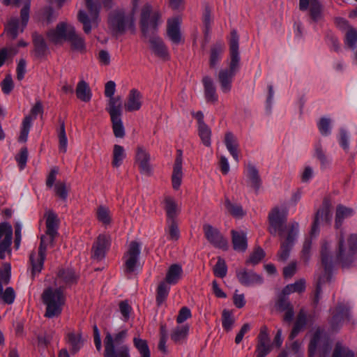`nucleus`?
<instances>
[{"label":"nucleus","mask_w":357,"mask_h":357,"mask_svg":"<svg viewBox=\"0 0 357 357\" xmlns=\"http://www.w3.org/2000/svg\"><path fill=\"white\" fill-rule=\"evenodd\" d=\"M59 222L57 215L53 211H49L46 213L45 235L41 237L38 253L32 252L29 257L33 277L43 269L47 246L53 244L54 238L58 234Z\"/></svg>","instance_id":"1"},{"label":"nucleus","mask_w":357,"mask_h":357,"mask_svg":"<svg viewBox=\"0 0 357 357\" xmlns=\"http://www.w3.org/2000/svg\"><path fill=\"white\" fill-rule=\"evenodd\" d=\"M289 208L286 206L273 207L268 214V231L280 239L290 238V226L288 224Z\"/></svg>","instance_id":"2"},{"label":"nucleus","mask_w":357,"mask_h":357,"mask_svg":"<svg viewBox=\"0 0 357 357\" xmlns=\"http://www.w3.org/2000/svg\"><path fill=\"white\" fill-rule=\"evenodd\" d=\"M47 36L54 44L61 43L63 40L70 41L72 47L77 51H84L86 47L84 39L76 33L75 27L65 22H61L54 29L50 30Z\"/></svg>","instance_id":"3"},{"label":"nucleus","mask_w":357,"mask_h":357,"mask_svg":"<svg viewBox=\"0 0 357 357\" xmlns=\"http://www.w3.org/2000/svg\"><path fill=\"white\" fill-rule=\"evenodd\" d=\"M357 254V234H351L346 239L341 229L338 236L336 259L342 268H349L355 260Z\"/></svg>","instance_id":"4"},{"label":"nucleus","mask_w":357,"mask_h":357,"mask_svg":"<svg viewBox=\"0 0 357 357\" xmlns=\"http://www.w3.org/2000/svg\"><path fill=\"white\" fill-rule=\"evenodd\" d=\"M136 9L128 13L123 10H117L109 15V28L112 34L118 37L130 30L135 32V17L134 14Z\"/></svg>","instance_id":"5"},{"label":"nucleus","mask_w":357,"mask_h":357,"mask_svg":"<svg viewBox=\"0 0 357 357\" xmlns=\"http://www.w3.org/2000/svg\"><path fill=\"white\" fill-rule=\"evenodd\" d=\"M43 303L46 305L45 316L48 318L59 317L62 312V307L66 298L61 288L49 287L42 294Z\"/></svg>","instance_id":"6"},{"label":"nucleus","mask_w":357,"mask_h":357,"mask_svg":"<svg viewBox=\"0 0 357 357\" xmlns=\"http://www.w3.org/2000/svg\"><path fill=\"white\" fill-rule=\"evenodd\" d=\"M161 22V14L159 10H153L149 3L144 4L140 13V26L143 34L147 36L154 33Z\"/></svg>","instance_id":"7"},{"label":"nucleus","mask_w":357,"mask_h":357,"mask_svg":"<svg viewBox=\"0 0 357 357\" xmlns=\"http://www.w3.org/2000/svg\"><path fill=\"white\" fill-rule=\"evenodd\" d=\"M331 244L324 241L321 245V264L324 267V273L320 276H319L317 289H316V296L314 298V303H317L319 302V295L321 291V285L326 282L331 280L332 270H333V261H332V255L330 252Z\"/></svg>","instance_id":"8"},{"label":"nucleus","mask_w":357,"mask_h":357,"mask_svg":"<svg viewBox=\"0 0 357 357\" xmlns=\"http://www.w3.org/2000/svg\"><path fill=\"white\" fill-rule=\"evenodd\" d=\"M31 0H26L20 11V22L17 17H11L5 26V32L12 39H15L22 33L29 20Z\"/></svg>","instance_id":"9"},{"label":"nucleus","mask_w":357,"mask_h":357,"mask_svg":"<svg viewBox=\"0 0 357 357\" xmlns=\"http://www.w3.org/2000/svg\"><path fill=\"white\" fill-rule=\"evenodd\" d=\"M85 2L89 13L80 10L78 20L83 24L84 31L89 33L92 28L98 24L100 6L94 3L93 0H85Z\"/></svg>","instance_id":"10"},{"label":"nucleus","mask_w":357,"mask_h":357,"mask_svg":"<svg viewBox=\"0 0 357 357\" xmlns=\"http://www.w3.org/2000/svg\"><path fill=\"white\" fill-rule=\"evenodd\" d=\"M106 110L109 114L114 135L117 138H123L126 135L122 121V107H120L119 100H112L111 107Z\"/></svg>","instance_id":"11"},{"label":"nucleus","mask_w":357,"mask_h":357,"mask_svg":"<svg viewBox=\"0 0 357 357\" xmlns=\"http://www.w3.org/2000/svg\"><path fill=\"white\" fill-rule=\"evenodd\" d=\"M140 253L141 245L137 241L130 242L123 256L124 266L127 273H132L136 270L139 264Z\"/></svg>","instance_id":"12"},{"label":"nucleus","mask_w":357,"mask_h":357,"mask_svg":"<svg viewBox=\"0 0 357 357\" xmlns=\"http://www.w3.org/2000/svg\"><path fill=\"white\" fill-rule=\"evenodd\" d=\"M290 285H286L282 290L278 291L276 296L275 307L280 312L286 311L284 321L290 323Z\"/></svg>","instance_id":"13"},{"label":"nucleus","mask_w":357,"mask_h":357,"mask_svg":"<svg viewBox=\"0 0 357 357\" xmlns=\"http://www.w3.org/2000/svg\"><path fill=\"white\" fill-rule=\"evenodd\" d=\"M331 202L328 199H324L321 206L317 211L312 226V235H317L319 233V225L321 222L328 223L331 220L332 214L331 211Z\"/></svg>","instance_id":"14"},{"label":"nucleus","mask_w":357,"mask_h":357,"mask_svg":"<svg viewBox=\"0 0 357 357\" xmlns=\"http://www.w3.org/2000/svg\"><path fill=\"white\" fill-rule=\"evenodd\" d=\"M273 344L271 342L268 329L266 326H263L260 328L257 337V344L255 350L256 357H265L272 350Z\"/></svg>","instance_id":"15"},{"label":"nucleus","mask_w":357,"mask_h":357,"mask_svg":"<svg viewBox=\"0 0 357 357\" xmlns=\"http://www.w3.org/2000/svg\"><path fill=\"white\" fill-rule=\"evenodd\" d=\"M337 26L342 31H345L344 43L351 50H354L357 44V29L351 26L348 21L343 18H337Z\"/></svg>","instance_id":"16"},{"label":"nucleus","mask_w":357,"mask_h":357,"mask_svg":"<svg viewBox=\"0 0 357 357\" xmlns=\"http://www.w3.org/2000/svg\"><path fill=\"white\" fill-rule=\"evenodd\" d=\"M238 41L239 37L237 34V31L236 30H232L229 40L231 61L229 63V69L228 70L234 74L236 73L239 67L240 56L238 52Z\"/></svg>","instance_id":"17"},{"label":"nucleus","mask_w":357,"mask_h":357,"mask_svg":"<svg viewBox=\"0 0 357 357\" xmlns=\"http://www.w3.org/2000/svg\"><path fill=\"white\" fill-rule=\"evenodd\" d=\"M331 348L329 344L326 340L325 335L323 331L317 330L314 333L309 344V356H313L317 351L322 350L324 353H327Z\"/></svg>","instance_id":"18"},{"label":"nucleus","mask_w":357,"mask_h":357,"mask_svg":"<svg viewBox=\"0 0 357 357\" xmlns=\"http://www.w3.org/2000/svg\"><path fill=\"white\" fill-rule=\"evenodd\" d=\"M43 112L42 103L40 101L36 102L31 110V115L26 116L22 121L21 132L19 137L20 141L24 142L27 140L32 120L36 119L38 114H42Z\"/></svg>","instance_id":"19"},{"label":"nucleus","mask_w":357,"mask_h":357,"mask_svg":"<svg viewBox=\"0 0 357 357\" xmlns=\"http://www.w3.org/2000/svg\"><path fill=\"white\" fill-rule=\"evenodd\" d=\"M203 229L206 238L215 247L227 250V241L222 236L218 229L214 228L211 225H204Z\"/></svg>","instance_id":"20"},{"label":"nucleus","mask_w":357,"mask_h":357,"mask_svg":"<svg viewBox=\"0 0 357 357\" xmlns=\"http://www.w3.org/2000/svg\"><path fill=\"white\" fill-rule=\"evenodd\" d=\"M110 243L111 238L109 236L105 234L99 235L93 245V257L97 260L103 259L110 246Z\"/></svg>","instance_id":"21"},{"label":"nucleus","mask_w":357,"mask_h":357,"mask_svg":"<svg viewBox=\"0 0 357 357\" xmlns=\"http://www.w3.org/2000/svg\"><path fill=\"white\" fill-rule=\"evenodd\" d=\"M150 159L149 153L143 147H137L135 160L141 174L147 176L151 175L152 168L150 165Z\"/></svg>","instance_id":"22"},{"label":"nucleus","mask_w":357,"mask_h":357,"mask_svg":"<svg viewBox=\"0 0 357 357\" xmlns=\"http://www.w3.org/2000/svg\"><path fill=\"white\" fill-rule=\"evenodd\" d=\"M236 276L240 283L245 286L261 284L264 282L262 276L254 271L242 270L236 272Z\"/></svg>","instance_id":"23"},{"label":"nucleus","mask_w":357,"mask_h":357,"mask_svg":"<svg viewBox=\"0 0 357 357\" xmlns=\"http://www.w3.org/2000/svg\"><path fill=\"white\" fill-rule=\"evenodd\" d=\"M180 26L181 20L178 17H174L167 20V35L174 44H179L182 40Z\"/></svg>","instance_id":"24"},{"label":"nucleus","mask_w":357,"mask_h":357,"mask_svg":"<svg viewBox=\"0 0 357 357\" xmlns=\"http://www.w3.org/2000/svg\"><path fill=\"white\" fill-rule=\"evenodd\" d=\"M182 162L183 152L181 149H178L176 151V157L175 159L172 176V186L175 190L178 189L181 184L183 178Z\"/></svg>","instance_id":"25"},{"label":"nucleus","mask_w":357,"mask_h":357,"mask_svg":"<svg viewBox=\"0 0 357 357\" xmlns=\"http://www.w3.org/2000/svg\"><path fill=\"white\" fill-rule=\"evenodd\" d=\"M149 43L151 51L157 56L163 60H168L169 59L167 48L161 38L153 36L150 38Z\"/></svg>","instance_id":"26"},{"label":"nucleus","mask_w":357,"mask_h":357,"mask_svg":"<svg viewBox=\"0 0 357 357\" xmlns=\"http://www.w3.org/2000/svg\"><path fill=\"white\" fill-rule=\"evenodd\" d=\"M142 93L136 89L130 91L124 107L126 111H138L142 107Z\"/></svg>","instance_id":"27"},{"label":"nucleus","mask_w":357,"mask_h":357,"mask_svg":"<svg viewBox=\"0 0 357 357\" xmlns=\"http://www.w3.org/2000/svg\"><path fill=\"white\" fill-rule=\"evenodd\" d=\"M127 335L128 331L126 329L121 330L113 335L109 332L107 333L104 340L105 347H107L108 345L112 346V347H118L121 345H126L124 344V340H126Z\"/></svg>","instance_id":"28"},{"label":"nucleus","mask_w":357,"mask_h":357,"mask_svg":"<svg viewBox=\"0 0 357 357\" xmlns=\"http://www.w3.org/2000/svg\"><path fill=\"white\" fill-rule=\"evenodd\" d=\"M183 275V268L180 264H172L167 269L165 281L169 285H174L178 282Z\"/></svg>","instance_id":"29"},{"label":"nucleus","mask_w":357,"mask_h":357,"mask_svg":"<svg viewBox=\"0 0 357 357\" xmlns=\"http://www.w3.org/2000/svg\"><path fill=\"white\" fill-rule=\"evenodd\" d=\"M234 249L238 252H245L248 248L246 233L243 231H231Z\"/></svg>","instance_id":"30"},{"label":"nucleus","mask_w":357,"mask_h":357,"mask_svg":"<svg viewBox=\"0 0 357 357\" xmlns=\"http://www.w3.org/2000/svg\"><path fill=\"white\" fill-rule=\"evenodd\" d=\"M355 213L352 208L347 207L344 205L339 204L336 207L335 227L340 228L344 220L347 218L352 217Z\"/></svg>","instance_id":"31"},{"label":"nucleus","mask_w":357,"mask_h":357,"mask_svg":"<svg viewBox=\"0 0 357 357\" xmlns=\"http://www.w3.org/2000/svg\"><path fill=\"white\" fill-rule=\"evenodd\" d=\"M204 96L207 102L215 103L218 101V95L213 82L208 76H205L202 79Z\"/></svg>","instance_id":"32"},{"label":"nucleus","mask_w":357,"mask_h":357,"mask_svg":"<svg viewBox=\"0 0 357 357\" xmlns=\"http://www.w3.org/2000/svg\"><path fill=\"white\" fill-rule=\"evenodd\" d=\"M235 75L228 69H222L218 73V80L220 83L221 90L223 93H229L231 89L233 77Z\"/></svg>","instance_id":"33"},{"label":"nucleus","mask_w":357,"mask_h":357,"mask_svg":"<svg viewBox=\"0 0 357 357\" xmlns=\"http://www.w3.org/2000/svg\"><path fill=\"white\" fill-rule=\"evenodd\" d=\"M280 247L277 253V260L281 264H286L290 257V238L280 239Z\"/></svg>","instance_id":"34"},{"label":"nucleus","mask_w":357,"mask_h":357,"mask_svg":"<svg viewBox=\"0 0 357 357\" xmlns=\"http://www.w3.org/2000/svg\"><path fill=\"white\" fill-rule=\"evenodd\" d=\"M245 174L250 187L256 191L258 190L261 186V181L257 168L252 165H248Z\"/></svg>","instance_id":"35"},{"label":"nucleus","mask_w":357,"mask_h":357,"mask_svg":"<svg viewBox=\"0 0 357 357\" xmlns=\"http://www.w3.org/2000/svg\"><path fill=\"white\" fill-rule=\"evenodd\" d=\"M105 357H130L129 349L127 345H121L118 347H112L108 345L105 347Z\"/></svg>","instance_id":"36"},{"label":"nucleus","mask_w":357,"mask_h":357,"mask_svg":"<svg viewBox=\"0 0 357 357\" xmlns=\"http://www.w3.org/2000/svg\"><path fill=\"white\" fill-rule=\"evenodd\" d=\"M76 95L77 98L83 102H88L91 100L92 93L89 84L84 80H81L77 83Z\"/></svg>","instance_id":"37"},{"label":"nucleus","mask_w":357,"mask_h":357,"mask_svg":"<svg viewBox=\"0 0 357 357\" xmlns=\"http://www.w3.org/2000/svg\"><path fill=\"white\" fill-rule=\"evenodd\" d=\"M336 313L333 314L330 324L333 330H337L341 325L344 318H349V312L348 309L340 305L336 309Z\"/></svg>","instance_id":"38"},{"label":"nucleus","mask_w":357,"mask_h":357,"mask_svg":"<svg viewBox=\"0 0 357 357\" xmlns=\"http://www.w3.org/2000/svg\"><path fill=\"white\" fill-rule=\"evenodd\" d=\"M225 50L222 43H217L211 47L209 64L211 68H215L221 59Z\"/></svg>","instance_id":"39"},{"label":"nucleus","mask_w":357,"mask_h":357,"mask_svg":"<svg viewBox=\"0 0 357 357\" xmlns=\"http://www.w3.org/2000/svg\"><path fill=\"white\" fill-rule=\"evenodd\" d=\"M164 204L167 220H176L178 210L175 200L171 197H165Z\"/></svg>","instance_id":"40"},{"label":"nucleus","mask_w":357,"mask_h":357,"mask_svg":"<svg viewBox=\"0 0 357 357\" xmlns=\"http://www.w3.org/2000/svg\"><path fill=\"white\" fill-rule=\"evenodd\" d=\"M225 144L234 159L238 162V144L234 135L229 132L225 134Z\"/></svg>","instance_id":"41"},{"label":"nucleus","mask_w":357,"mask_h":357,"mask_svg":"<svg viewBox=\"0 0 357 357\" xmlns=\"http://www.w3.org/2000/svg\"><path fill=\"white\" fill-rule=\"evenodd\" d=\"M32 37L36 56L42 57L45 56L47 52V46L43 38L36 33H34Z\"/></svg>","instance_id":"42"},{"label":"nucleus","mask_w":357,"mask_h":357,"mask_svg":"<svg viewBox=\"0 0 357 357\" xmlns=\"http://www.w3.org/2000/svg\"><path fill=\"white\" fill-rule=\"evenodd\" d=\"M189 326L187 324L176 326L171 333V339L176 343H181L184 341L188 334Z\"/></svg>","instance_id":"43"},{"label":"nucleus","mask_w":357,"mask_h":357,"mask_svg":"<svg viewBox=\"0 0 357 357\" xmlns=\"http://www.w3.org/2000/svg\"><path fill=\"white\" fill-rule=\"evenodd\" d=\"M307 324V314L304 310H301L298 314L297 319L291 330V338L297 335L301 331L305 328Z\"/></svg>","instance_id":"44"},{"label":"nucleus","mask_w":357,"mask_h":357,"mask_svg":"<svg viewBox=\"0 0 357 357\" xmlns=\"http://www.w3.org/2000/svg\"><path fill=\"white\" fill-rule=\"evenodd\" d=\"M13 228L7 222L0 224V243H12Z\"/></svg>","instance_id":"45"},{"label":"nucleus","mask_w":357,"mask_h":357,"mask_svg":"<svg viewBox=\"0 0 357 357\" xmlns=\"http://www.w3.org/2000/svg\"><path fill=\"white\" fill-rule=\"evenodd\" d=\"M15 298V293L12 287H7L3 290L1 282H0V303L12 304Z\"/></svg>","instance_id":"46"},{"label":"nucleus","mask_w":357,"mask_h":357,"mask_svg":"<svg viewBox=\"0 0 357 357\" xmlns=\"http://www.w3.org/2000/svg\"><path fill=\"white\" fill-rule=\"evenodd\" d=\"M116 91V84L113 81H109L106 83L105 87V95L106 97L109 98L108 100V106L107 107H111L112 100H119L120 102V107H122V100L120 96L114 97V94Z\"/></svg>","instance_id":"47"},{"label":"nucleus","mask_w":357,"mask_h":357,"mask_svg":"<svg viewBox=\"0 0 357 357\" xmlns=\"http://www.w3.org/2000/svg\"><path fill=\"white\" fill-rule=\"evenodd\" d=\"M126 157L125 150L123 147L119 144H115L113 149V159L112 164L114 167H119L123 163V160Z\"/></svg>","instance_id":"48"},{"label":"nucleus","mask_w":357,"mask_h":357,"mask_svg":"<svg viewBox=\"0 0 357 357\" xmlns=\"http://www.w3.org/2000/svg\"><path fill=\"white\" fill-rule=\"evenodd\" d=\"M68 343L71 347V351L73 353L77 352L82 347L81 335L75 333H69L67 335Z\"/></svg>","instance_id":"49"},{"label":"nucleus","mask_w":357,"mask_h":357,"mask_svg":"<svg viewBox=\"0 0 357 357\" xmlns=\"http://www.w3.org/2000/svg\"><path fill=\"white\" fill-rule=\"evenodd\" d=\"M169 284L165 282H161L157 289L156 302L158 305H160L167 298L170 287Z\"/></svg>","instance_id":"50"},{"label":"nucleus","mask_w":357,"mask_h":357,"mask_svg":"<svg viewBox=\"0 0 357 357\" xmlns=\"http://www.w3.org/2000/svg\"><path fill=\"white\" fill-rule=\"evenodd\" d=\"M310 13L314 21H318L322 17V6L319 0H310Z\"/></svg>","instance_id":"51"},{"label":"nucleus","mask_w":357,"mask_h":357,"mask_svg":"<svg viewBox=\"0 0 357 357\" xmlns=\"http://www.w3.org/2000/svg\"><path fill=\"white\" fill-rule=\"evenodd\" d=\"M199 135L202 139V143L206 146H210L211 130L206 124H202L198 126Z\"/></svg>","instance_id":"52"},{"label":"nucleus","mask_w":357,"mask_h":357,"mask_svg":"<svg viewBox=\"0 0 357 357\" xmlns=\"http://www.w3.org/2000/svg\"><path fill=\"white\" fill-rule=\"evenodd\" d=\"M97 218L102 224L107 225L111 222V213L109 208L105 206H100L97 208Z\"/></svg>","instance_id":"53"},{"label":"nucleus","mask_w":357,"mask_h":357,"mask_svg":"<svg viewBox=\"0 0 357 357\" xmlns=\"http://www.w3.org/2000/svg\"><path fill=\"white\" fill-rule=\"evenodd\" d=\"M213 271L215 276L220 278H225L227 273V266L225 261L219 257L216 264L213 268Z\"/></svg>","instance_id":"54"},{"label":"nucleus","mask_w":357,"mask_h":357,"mask_svg":"<svg viewBox=\"0 0 357 357\" xmlns=\"http://www.w3.org/2000/svg\"><path fill=\"white\" fill-rule=\"evenodd\" d=\"M225 205L227 211L233 216L240 218L244 215L242 206L232 204L228 198L225 199Z\"/></svg>","instance_id":"55"},{"label":"nucleus","mask_w":357,"mask_h":357,"mask_svg":"<svg viewBox=\"0 0 357 357\" xmlns=\"http://www.w3.org/2000/svg\"><path fill=\"white\" fill-rule=\"evenodd\" d=\"M133 343L135 347L140 353L141 356H151L150 350L146 340H142L139 337H135L133 339Z\"/></svg>","instance_id":"56"},{"label":"nucleus","mask_w":357,"mask_h":357,"mask_svg":"<svg viewBox=\"0 0 357 357\" xmlns=\"http://www.w3.org/2000/svg\"><path fill=\"white\" fill-rule=\"evenodd\" d=\"M235 319L231 312L224 310L222 313V325L223 328L227 331H231L234 324Z\"/></svg>","instance_id":"57"},{"label":"nucleus","mask_w":357,"mask_h":357,"mask_svg":"<svg viewBox=\"0 0 357 357\" xmlns=\"http://www.w3.org/2000/svg\"><path fill=\"white\" fill-rule=\"evenodd\" d=\"M167 222L169 233L168 238L172 241H177L180 237V232L176 221L167 220Z\"/></svg>","instance_id":"58"},{"label":"nucleus","mask_w":357,"mask_h":357,"mask_svg":"<svg viewBox=\"0 0 357 357\" xmlns=\"http://www.w3.org/2000/svg\"><path fill=\"white\" fill-rule=\"evenodd\" d=\"M332 357H354V354L341 343H337Z\"/></svg>","instance_id":"59"},{"label":"nucleus","mask_w":357,"mask_h":357,"mask_svg":"<svg viewBox=\"0 0 357 357\" xmlns=\"http://www.w3.org/2000/svg\"><path fill=\"white\" fill-rule=\"evenodd\" d=\"M58 276L67 284L73 283L76 280V275L74 271L70 268L59 271Z\"/></svg>","instance_id":"60"},{"label":"nucleus","mask_w":357,"mask_h":357,"mask_svg":"<svg viewBox=\"0 0 357 357\" xmlns=\"http://www.w3.org/2000/svg\"><path fill=\"white\" fill-rule=\"evenodd\" d=\"M265 257V252L261 248H257L255 250V251L250 255L249 259L247 261V263L252 264V265H256L259 264Z\"/></svg>","instance_id":"61"},{"label":"nucleus","mask_w":357,"mask_h":357,"mask_svg":"<svg viewBox=\"0 0 357 357\" xmlns=\"http://www.w3.org/2000/svg\"><path fill=\"white\" fill-rule=\"evenodd\" d=\"M318 128L322 135L327 136L331 131V119L328 118H321L318 123Z\"/></svg>","instance_id":"62"},{"label":"nucleus","mask_w":357,"mask_h":357,"mask_svg":"<svg viewBox=\"0 0 357 357\" xmlns=\"http://www.w3.org/2000/svg\"><path fill=\"white\" fill-rule=\"evenodd\" d=\"M28 159V150L26 147L22 148L19 152L15 155V160L20 166V169H23L27 162Z\"/></svg>","instance_id":"63"},{"label":"nucleus","mask_w":357,"mask_h":357,"mask_svg":"<svg viewBox=\"0 0 357 357\" xmlns=\"http://www.w3.org/2000/svg\"><path fill=\"white\" fill-rule=\"evenodd\" d=\"M340 146L346 151L348 152L349 149V136L347 132L342 128L340 130V136L338 139Z\"/></svg>","instance_id":"64"}]
</instances>
